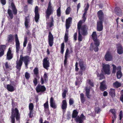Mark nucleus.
Instances as JSON below:
<instances>
[{
    "label": "nucleus",
    "instance_id": "obj_1",
    "mask_svg": "<svg viewBox=\"0 0 123 123\" xmlns=\"http://www.w3.org/2000/svg\"><path fill=\"white\" fill-rule=\"evenodd\" d=\"M30 57L28 55L23 56L22 55H20L19 61L16 62V68L18 70L20 71L23 61L25 67L27 68L28 65L30 62Z\"/></svg>",
    "mask_w": 123,
    "mask_h": 123
},
{
    "label": "nucleus",
    "instance_id": "obj_16",
    "mask_svg": "<svg viewBox=\"0 0 123 123\" xmlns=\"http://www.w3.org/2000/svg\"><path fill=\"white\" fill-rule=\"evenodd\" d=\"M13 54L12 53L11 49L10 48H9L6 53V59L10 60L13 57Z\"/></svg>",
    "mask_w": 123,
    "mask_h": 123
},
{
    "label": "nucleus",
    "instance_id": "obj_45",
    "mask_svg": "<svg viewBox=\"0 0 123 123\" xmlns=\"http://www.w3.org/2000/svg\"><path fill=\"white\" fill-rule=\"evenodd\" d=\"M44 109H47L49 110V105L48 104V101L47 100L46 102L43 105Z\"/></svg>",
    "mask_w": 123,
    "mask_h": 123
},
{
    "label": "nucleus",
    "instance_id": "obj_37",
    "mask_svg": "<svg viewBox=\"0 0 123 123\" xmlns=\"http://www.w3.org/2000/svg\"><path fill=\"white\" fill-rule=\"evenodd\" d=\"M14 40V36L13 35L10 34L8 35L7 39V41L8 43L12 42Z\"/></svg>",
    "mask_w": 123,
    "mask_h": 123
},
{
    "label": "nucleus",
    "instance_id": "obj_30",
    "mask_svg": "<svg viewBox=\"0 0 123 123\" xmlns=\"http://www.w3.org/2000/svg\"><path fill=\"white\" fill-rule=\"evenodd\" d=\"M98 46H96V47L94 48L93 43H91V45L90 48V50L91 51H93L94 49V51L96 52L98 51Z\"/></svg>",
    "mask_w": 123,
    "mask_h": 123
},
{
    "label": "nucleus",
    "instance_id": "obj_33",
    "mask_svg": "<svg viewBox=\"0 0 123 123\" xmlns=\"http://www.w3.org/2000/svg\"><path fill=\"white\" fill-rule=\"evenodd\" d=\"M33 72L34 75L36 76V77L37 78L39 79V74L38 68L37 67H36L33 70Z\"/></svg>",
    "mask_w": 123,
    "mask_h": 123
},
{
    "label": "nucleus",
    "instance_id": "obj_32",
    "mask_svg": "<svg viewBox=\"0 0 123 123\" xmlns=\"http://www.w3.org/2000/svg\"><path fill=\"white\" fill-rule=\"evenodd\" d=\"M27 53L30 55L32 50V45L30 42L29 43L27 47Z\"/></svg>",
    "mask_w": 123,
    "mask_h": 123
},
{
    "label": "nucleus",
    "instance_id": "obj_10",
    "mask_svg": "<svg viewBox=\"0 0 123 123\" xmlns=\"http://www.w3.org/2000/svg\"><path fill=\"white\" fill-rule=\"evenodd\" d=\"M86 119L85 116L83 114H82L80 116H78L74 119V120L77 123H83L84 120Z\"/></svg>",
    "mask_w": 123,
    "mask_h": 123
},
{
    "label": "nucleus",
    "instance_id": "obj_61",
    "mask_svg": "<svg viewBox=\"0 0 123 123\" xmlns=\"http://www.w3.org/2000/svg\"><path fill=\"white\" fill-rule=\"evenodd\" d=\"M33 82L35 86H36L38 83L37 80L36 78H35L33 80Z\"/></svg>",
    "mask_w": 123,
    "mask_h": 123
},
{
    "label": "nucleus",
    "instance_id": "obj_48",
    "mask_svg": "<svg viewBox=\"0 0 123 123\" xmlns=\"http://www.w3.org/2000/svg\"><path fill=\"white\" fill-rule=\"evenodd\" d=\"M78 40L79 42H80L82 41L83 39L82 36L80 32L79 31V32H78Z\"/></svg>",
    "mask_w": 123,
    "mask_h": 123
},
{
    "label": "nucleus",
    "instance_id": "obj_34",
    "mask_svg": "<svg viewBox=\"0 0 123 123\" xmlns=\"http://www.w3.org/2000/svg\"><path fill=\"white\" fill-rule=\"evenodd\" d=\"M6 88L8 91L10 92H12L14 90L13 86L11 84L7 85Z\"/></svg>",
    "mask_w": 123,
    "mask_h": 123
},
{
    "label": "nucleus",
    "instance_id": "obj_15",
    "mask_svg": "<svg viewBox=\"0 0 123 123\" xmlns=\"http://www.w3.org/2000/svg\"><path fill=\"white\" fill-rule=\"evenodd\" d=\"M104 58L106 61H110L112 59L113 56L109 51H108L105 55Z\"/></svg>",
    "mask_w": 123,
    "mask_h": 123
},
{
    "label": "nucleus",
    "instance_id": "obj_6",
    "mask_svg": "<svg viewBox=\"0 0 123 123\" xmlns=\"http://www.w3.org/2000/svg\"><path fill=\"white\" fill-rule=\"evenodd\" d=\"M11 116L15 117L17 120L18 121L19 120L20 118V114L17 108H15L14 109L13 108L12 109L11 114Z\"/></svg>",
    "mask_w": 123,
    "mask_h": 123
},
{
    "label": "nucleus",
    "instance_id": "obj_27",
    "mask_svg": "<svg viewBox=\"0 0 123 123\" xmlns=\"http://www.w3.org/2000/svg\"><path fill=\"white\" fill-rule=\"evenodd\" d=\"M105 80H104L100 83V89L102 91H104L107 88L105 84Z\"/></svg>",
    "mask_w": 123,
    "mask_h": 123
},
{
    "label": "nucleus",
    "instance_id": "obj_22",
    "mask_svg": "<svg viewBox=\"0 0 123 123\" xmlns=\"http://www.w3.org/2000/svg\"><path fill=\"white\" fill-rule=\"evenodd\" d=\"M6 49V46L5 45H0V57H1L4 54V52Z\"/></svg>",
    "mask_w": 123,
    "mask_h": 123
},
{
    "label": "nucleus",
    "instance_id": "obj_3",
    "mask_svg": "<svg viewBox=\"0 0 123 123\" xmlns=\"http://www.w3.org/2000/svg\"><path fill=\"white\" fill-rule=\"evenodd\" d=\"M72 18L71 17H68L66 20L65 26L66 33L64 36V40L66 43L67 42L68 39V29L71 26L72 23Z\"/></svg>",
    "mask_w": 123,
    "mask_h": 123
},
{
    "label": "nucleus",
    "instance_id": "obj_21",
    "mask_svg": "<svg viewBox=\"0 0 123 123\" xmlns=\"http://www.w3.org/2000/svg\"><path fill=\"white\" fill-rule=\"evenodd\" d=\"M50 107L54 109H55L57 107V105H56L54 100V98L53 97H51L50 98Z\"/></svg>",
    "mask_w": 123,
    "mask_h": 123
},
{
    "label": "nucleus",
    "instance_id": "obj_47",
    "mask_svg": "<svg viewBox=\"0 0 123 123\" xmlns=\"http://www.w3.org/2000/svg\"><path fill=\"white\" fill-rule=\"evenodd\" d=\"M61 7H59L57 10V15L58 17H60L61 16Z\"/></svg>",
    "mask_w": 123,
    "mask_h": 123
},
{
    "label": "nucleus",
    "instance_id": "obj_62",
    "mask_svg": "<svg viewBox=\"0 0 123 123\" xmlns=\"http://www.w3.org/2000/svg\"><path fill=\"white\" fill-rule=\"evenodd\" d=\"M33 111L30 110L29 113V117L30 118H32L33 116Z\"/></svg>",
    "mask_w": 123,
    "mask_h": 123
},
{
    "label": "nucleus",
    "instance_id": "obj_17",
    "mask_svg": "<svg viewBox=\"0 0 123 123\" xmlns=\"http://www.w3.org/2000/svg\"><path fill=\"white\" fill-rule=\"evenodd\" d=\"M69 50L68 49H67L64 56V66L66 67L67 64L68 59L70 53H69Z\"/></svg>",
    "mask_w": 123,
    "mask_h": 123
},
{
    "label": "nucleus",
    "instance_id": "obj_42",
    "mask_svg": "<svg viewBox=\"0 0 123 123\" xmlns=\"http://www.w3.org/2000/svg\"><path fill=\"white\" fill-rule=\"evenodd\" d=\"M94 41V44L96 46H98L100 44L99 40L97 38L93 40Z\"/></svg>",
    "mask_w": 123,
    "mask_h": 123
},
{
    "label": "nucleus",
    "instance_id": "obj_49",
    "mask_svg": "<svg viewBox=\"0 0 123 123\" xmlns=\"http://www.w3.org/2000/svg\"><path fill=\"white\" fill-rule=\"evenodd\" d=\"M71 10V8L70 6H68L66 9L65 11V13L66 15L69 14Z\"/></svg>",
    "mask_w": 123,
    "mask_h": 123
},
{
    "label": "nucleus",
    "instance_id": "obj_2",
    "mask_svg": "<svg viewBox=\"0 0 123 123\" xmlns=\"http://www.w3.org/2000/svg\"><path fill=\"white\" fill-rule=\"evenodd\" d=\"M83 22L82 20H80L79 22L77 25V28L78 29V32L79 31L80 33L83 36H86L88 34V28L86 25H82Z\"/></svg>",
    "mask_w": 123,
    "mask_h": 123
},
{
    "label": "nucleus",
    "instance_id": "obj_50",
    "mask_svg": "<svg viewBox=\"0 0 123 123\" xmlns=\"http://www.w3.org/2000/svg\"><path fill=\"white\" fill-rule=\"evenodd\" d=\"M92 39L93 40L97 39L96 33L95 31H93L92 35Z\"/></svg>",
    "mask_w": 123,
    "mask_h": 123
},
{
    "label": "nucleus",
    "instance_id": "obj_19",
    "mask_svg": "<svg viewBox=\"0 0 123 123\" xmlns=\"http://www.w3.org/2000/svg\"><path fill=\"white\" fill-rule=\"evenodd\" d=\"M116 48L117 49V53L120 55L123 53V48L122 45L120 43L116 44Z\"/></svg>",
    "mask_w": 123,
    "mask_h": 123
},
{
    "label": "nucleus",
    "instance_id": "obj_28",
    "mask_svg": "<svg viewBox=\"0 0 123 123\" xmlns=\"http://www.w3.org/2000/svg\"><path fill=\"white\" fill-rule=\"evenodd\" d=\"M29 16L28 15L27 17H26L25 18V25L26 28L28 29L29 28V24L30 22V19L28 18Z\"/></svg>",
    "mask_w": 123,
    "mask_h": 123
},
{
    "label": "nucleus",
    "instance_id": "obj_41",
    "mask_svg": "<svg viewBox=\"0 0 123 123\" xmlns=\"http://www.w3.org/2000/svg\"><path fill=\"white\" fill-rule=\"evenodd\" d=\"M80 100L82 104H84L85 100V98L84 97V94L83 93H81L80 94Z\"/></svg>",
    "mask_w": 123,
    "mask_h": 123
},
{
    "label": "nucleus",
    "instance_id": "obj_20",
    "mask_svg": "<svg viewBox=\"0 0 123 123\" xmlns=\"http://www.w3.org/2000/svg\"><path fill=\"white\" fill-rule=\"evenodd\" d=\"M103 21H98L97 23V30L99 31L102 30L103 28Z\"/></svg>",
    "mask_w": 123,
    "mask_h": 123
},
{
    "label": "nucleus",
    "instance_id": "obj_40",
    "mask_svg": "<svg viewBox=\"0 0 123 123\" xmlns=\"http://www.w3.org/2000/svg\"><path fill=\"white\" fill-rule=\"evenodd\" d=\"M78 112L77 110H74L72 114V118L74 119L76 118L78 116Z\"/></svg>",
    "mask_w": 123,
    "mask_h": 123
},
{
    "label": "nucleus",
    "instance_id": "obj_11",
    "mask_svg": "<svg viewBox=\"0 0 123 123\" xmlns=\"http://www.w3.org/2000/svg\"><path fill=\"white\" fill-rule=\"evenodd\" d=\"M35 15L34 19L35 22L37 23L40 18V14L38 12V7L37 6L35 8L34 11Z\"/></svg>",
    "mask_w": 123,
    "mask_h": 123
},
{
    "label": "nucleus",
    "instance_id": "obj_26",
    "mask_svg": "<svg viewBox=\"0 0 123 123\" xmlns=\"http://www.w3.org/2000/svg\"><path fill=\"white\" fill-rule=\"evenodd\" d=\"M79 64L80 68V69L83 71H85L86 69L85 65L84 64L83 61L80 60L79 62Z\"/></svg>",
    "mask_w": 123,
    "mask_h": 123
},
{
    "label": "nucleus",
    "instance_id": "obj_12",
    "mask_svg": "<svg viewBox=\"0 0 123 123\" xmlns=\"http://www.w3.org/2000/svg\"><path fill=\"white\" fill-rule=\"evenodd\" d=\"M54 38L53 35L51 32H49L48 36V40L49 44L50 46L52 47L54 43Z\"/></svg>",
    "mask_w": 123,
    "mask_h": 123
},
{
    "label": "nucleus",
    "instance_id": "obj_8",
    "mask_svg": "<svg viewBox=\"0 0 123 123\" xmlns=\"http://www.w3.org/2000/svg\"><path fill=\"white\" fill-rule=\"evenodd\" d=\"M48 58L46 57L44 58L43 60V68L48 70V68L49 67L50 63L48 60Z\"/></svg>",
    "mask_w": 123,
    "mask_h": 123
},
{
    "label": "nucleus",
    "instance_id": "obj_54",
    "mask_svg": "<svg viewBox=\"0 0 123 123\" xmlns=\"http://www.w3.org/2000/svg\"><path fill=\"white\" fill-rule=\"evenodd\" d=\"M27 37H25L23 44V47H25L26 46V44H27Z\"/></svg>",
    "mask_w": 123,
    "mask_h": 123
},
{
    "label": "nucleus",
    "instance_id": "obj_23",
    "mask_svg": "<svg viewBox=\"0 0 123 123\" xmlns=\"http://www.w3.org/2000/svg\"><path fill=\"white\" fill-rule=\"evenodd\" d=\"M43 79L42 77H41L40 80V82L42 85H43L44 83V81L46 83L48 80V77L47 75V73L45 72L43 75Z\"/></svg>",
    "mask_w": 123,
    "mask_h": 123
},
{
    "label": "nucleus",
    "instance_id": "obj_52",
    "mask_svg": "<svg viewBox=\"0 0 123 123\" xmlns=\"http://www.w3.org/2000/svg\"><path fill=\"white\" fill-rule=\"evenodd\" d=\"M34 105L32 103H30L29 105V110L33 111L34 108Z\"/></svg>",
    "mask_w": 123,
    "mask_h": 123
},
{
    "label": "nucleus",
    "instance_id": "obj_35",
    "mask_svg": "<svg viewBox=\"0 0 123 123\" xmlns=\"http://www.w3.org/2000/svg\"><path fill=\"white\" fill-rule=\"evenodd\" d=\"M109 93L110 96L112 97H114L115 96V90L114 89L111 88L109 90Z\"/></svg>",
    "mask_w": 123,
    "mask_h": 123
},
{
    "label": "nucleus",
    "instance_id": "obj_55",
    "mask_svg": "<svg viewBox=\"0 0 123 123\" xmlns=\"http://www.w3.org/2000/svg\"><path fill=\"white\" fill-rule=\"evenodd\" d=\"M100 109L98 107H95V112L97 114L99 113L100 112Z\"/></svg>",
    "mask_w": 123,
    "mask_h": 123
},
{
    "label": "nucleus",
    "instance_id": "obj_36",
    "mask_svg": "<svg viewBox=\"0 0 123 123\" xmlns=\"http://www.w3.org/2000/svg\"><path fill=\"white\" fill-rule=\"evenodd\" d=\"M102 72L100 74L98 72H97V73L96 74L97 77L99 78V79L100 80H102L103 79H104L105 78L104 74H103V72L102 70Z\"/></svg>",
    "mask_w": 123,
    "mask_h": 123
},
{
    "label": "nucleus",
    "instance_id": "obj_44",
    "mask_svg": "<svg viewBox=\"0 0 123 123\" xmlns=\"http://www.w3.org/2000/svg\"><path fill=\"white\" fill-rule=\"evenodd\" d=\"M112 73L113 74H115L116 72V70H117V67L114 65L113 64L112 65Z\"/></svg>",
    "mask_w": 123,
    "mask_h": 123
},
{
    "label": "nucleus",
    "instance_id": "obj_25",
    "mask_svg": "<svg viewBox=\"0 0 123 123\" xmlns=\"http://www.w3.org/2000/svg\"><path fill=\"white\" fill-rule=\"evenodd\" d=\"M121 67L120 66L117 67V76L118 79H120L122 76V74L121 72Z\"/></svg>",
    "mask_w": 123,
    "mask_h": 123
},
{
    "label": "nucleus",
    "instance_id": "obj_18",
    "mask_svg": "<svg viewBox=\"0 0 123 123\" xmlns=\"http://www.w3.org/2000/svg\"><path fill=\"white\" fill-rule=\"evenodd\" d=\"M97 14L99 20V21H103L104 18V15L102 11L100 10L98 11Z\"/></svg>",
    "mask_w": 123,
    "mask_h": 123
},
{
    "label": "nucleus",
    "instance_id": "obj_14",
    "mask_svg": "<svg viewBox=\"0 0 123 123\" xmlns=\"http://www.w3.org/2000/svg\"><path fill=\"white\" fill-rule=\"evenodd\" d=\"M15 40L16 43V52L18 53L20 49V43L18 38L17 35V34L15 35Z\"/></svg>",
    "mask_w": 123,
    "mask_h": 123
},
{
    "label": "nucleus",
    "instance_id": "obj_39",
    "mask_svg": "<svg viewBox=\"0 0 123 123\" xmlns=\"http://www.w3.org/2000/svg\"><path fill=\"white\" fill-rule=\"evenodd\" d=\"M113 87L116 88H118L120 87L121 86V84L117 81L113 84Z\"/></svg>",
    "mask_w": 123,
    "mask_h": 123
},
{
    "label": "nucleus",
    "instance_id": "obj_63",
    "mask_svg": "<svg viewBox=\"0 0 123 123\" xmlns=\"http://www.w3.org/2000/svg\"><path fill=\"white\" fill-rule=\"evenodd\" d=\"M11 122L12 123H15V117L14 116H11Z\"/></svg>",
    "mask_w": 123,
    "mask_h": 123
},
{
    "label": "nucleus",
    "instance_id": "obj_7",
    "mask_svg": "<svg viewBox=\"0 0 123 123\" xmlns=\"http://www.w3.org/2000/svg\"><path fill=\"white\" fill-rule=\"evenodd\" d=\"M102 71L105 74L109 75L111 72L110 65L108 64L103 65L102 66Z\"/></svg>",
    "mask_w": 123,
    "mask_h": 123
},
{
    "label": "nucleus",
    "instance_id": "obj_13",
    "mask_svg": "<svg viewBox=\"0 0 123 123\" xmlns=\"http://www.w3.org/2000/svg\"><path fill=\"white\" fill-rule=\"evenodd\" d=\"M89 6V5L88 3H87L86 4V6L84 9V13L83 14L82 18V20H81L83 23H84L85 22L86 20V13L87 12V11L88 10V8Z\"/></svg>",
    "mask_w": 123,
    "mask_h": 123
},
{
    "label": "nucleus",
    "instance_id": "obj_24",
    "mask_svg": "<svg viewBox=\"0 0 123 123\" xmlns=\"http://www.w3.org/2000/svg\"><path fill=\"white\" fill-rule=\"evenodd\" d=\"M114 11L116 14L119 16H121L122 15V10L121 8L118 7H116L114 9Z\"/></svg>",
    "mask_w": 123,
    "mask_h": 123
},
{
    "label": "nucleus",
    "instance_id": "obj_56",
    "mask_svg": "<svg viewBox=\"0 0 123 123\" xmlns=\"http://www.w3.org/2000/svg\"><path fill=\"white\" fill-rule=\"evenodd\" d=\"M110 111L111 113L113 115L115 119L116 117V116L115 114V110L114 109H111L110 110Z\"/></svg>",
    "mask_w": 123,
    "mask_h": 123
},
{
    "label": "nucleus",
    "instance_id": "obj_9",
    "mask_svg": "<svg viewBox=\"0 0 123 123\" xmlns=\"http://www.w3.org/2000/svg\"><path fill=\"white\" fill-rule=\"evenodd\" d=\"M36 90L37 93H42L46 91V88L44 86L38 84L36 87Z\"/></svg>",
    "mask_w": 123,
    "mask_h": 123
},
{
    "label": "nucleus",
    "instance_id": "obj_46",
    "mask_svg": "<svg viewBox=\"0 0 123 123\" xmlns=\"http://www.w3.org/2000/svg\"><path fill=\"white\" fill-rule=\"evenodd\" d=\"M54 20L53 18L52 17L51 18V20L49 23V28H51L54 25Z\"/></svg>",
    "mask_w": 123,
    "mask_h": 123
},
{
    "label": "nucleus",
    "instance_id": "obj_4",
    "mask_svg": "<svg viewBox=\"0 0 123 123\" xmlns=\"http://www.w3.org/2000/svg\"><path fill=\"white\" fill-rule=\"evenodd\" d=\"M11 6L12 7V11L10 9H8L7 11V13L10 19H12L13 17V14L16 15L17 13V9L15 5L13 2V0H12Z\"/></svg>",
    "mask_w": 123,
    "mask_h": 123
},
{
    "label": "nucleus",
    "instance_id": "obj_58",
    "mask_svg": "<svg viewBox=\"0 0 123 123\" xmlns=\"http://www.w3.org/2000/svg\"><path fill=\"white\" fill-rule=\"evenodd\" d=\"M71 113L69 111H68L67 114V117L68 120H69L71 118Z\"/></svg>",
    "mask_w": 123,
    "mask_h": 123
},
{
    "label": "nucleus",
    "instance_id": "obj_29",
    "mask_svg": "<svg viewBox=\"0 0 123 123\" xmlns=\"http://www.w3.org/2000/svg\"><path fill=\"white\" fill-rule=\"evenodd\" d=\"M82 77H78V78L76 77V80L75 82V85L76 86H79L80 85L82 82Z\"/></svg>",
    "mask_w": 123,
    "mask_h": 123
},
{
    "label": "nucleus",
    "instance_id": "obj_51",
    "mask_svg": "<svg viewBox=\"0 0 123 123\" xmlns=\"http://www.w3.org/2000/svg\"><path fill=\"white\" fill-rule=\"evenodd\" d=\"M87 81L88 83L91 86L93 87L94 86L93 82L92 81H91V80L88 79L87 80Z\"/></svg>",
    "mask_w": 123,
    "mask_h": 123
},
{
    "label": "nucleus",
    "instance_id": "obj_59",
    "mask_svg": "<svg viewBox=\"0 0 123 123\" xmlns=\"http://www.w3.org/2000/svg\"><path fill=\"white\" fill-rule=\"evenodd\" d=\"M68 91L65 90L63 92L62 94V96L63 98H65L66 96V93Z\"/></svg>",
    "mask_w": 123,
    "mask_h": 123
},
{
    "label": "nucleus",
    "instance_id": "obj_5",
    "mask_svg": "<svg viewBox=\"0 0 123 123\" xmlns=\"http://www.w3.org/2000/svg\"><path fill=\"white\" fill-rule=\"evenodd\" d=\"M53 8L51 6L50 1L49 3L48 7L45 12V16L47 20L49 19L50 16L53 13Z\"/></svg>",
    "mask_w": 123,
    "mask_h": 123
},
{
    "label": "nucleus",
    "instance_id": "obj_53",
    "mask_svg": "<svg viewBox=\"0 0 123 123\" xmlns=\"http://www.w3.org/2000/svg\"><path fill=\"white\" fill-rule=\"evenodd\" d=\"M25 77L26 79L28 80L30 77V74L27 72H26L25 73Z\"/></svg>",
    "mask_w": 123,
    "mask_h": 123
},
{
    "label": "nucleus",
    "instance_id": "obj_57",
    "mask_svg": "<svg viewBox=\"0 0 123 123\" xmlns=\"http://www.w3.org/2000/svg\"><path fill=\"white\" fill-rule=\"evenodd\" d=\"M83 71L80 69L79 72L76 73V75H79V77H81V76L83 74Z\"/></svg>",
    "mask_w": 123,
    "mask_h": 123
},
{
    "label": "nucleus",
    "instance_id": "obj_31",
    "mask_svg": "<svg viewBox=\"0 0 123 123\" xmlns=\"http://www.w3.org/2000/svg\"><path fill=\"white\" fill-rule=\"evenodd\" d=\"M86 91V94L87 98L90 99L91 96V95L90 94V89L88 87H86L85 88Z\"/></svg>",
    "mask_w": 123,
    "mask_h": 123
},
{
    "label": "nucleus",
    "instance_id": "obj_64",
    "mask_svg": "<svg viewBox=\"0 0 123 123\" xmlns=\"http://www.w3.org/2000/svg\"><path fill=\"white\" fill-rule=\"evenodd\" d=\"M122 112V111H121L119 112V117L120 120H121L123 117Z\"/></svg>",
    "mask_w": 123,
    "mask_h": 123
},
{
    "label": "nucleus",
    "instance_id": "obj_60",
    "mask_svg": "<svg viewBox=\"0 0 123 123\" xmlns=\"http://www.w3.org/2000/svg\"><path fill=\"white\" fill-rule=\"evenodd\" d=\"M69 105H71L74 104V101L73 98H71L69 99Z\"/></svg>",
    "mask_w": 123,
    "mask_h": 123
},
{
    "label": "nucleus",
    "instance_id": "obj_38",
    "mask_svg": "<svg viewBox=\"0 0 123 123\" xmlns=\"http://www.w3.org/2000/svg\"><path fill=\"white\" fill-rule=\"evenodd\" d=\"M61 108L62 109H66L67 107V104L65 100H63L62 102Z\"/></svg>",
    "mask_w": 123,
    "mask_h": 123
},
{
    "label": "nucleus",
    "instance_id": "obj_43",
    "mask_svg": "<svg viewBox=\"0 0 123 123\" xmlns=\"http://www.w3.org/2000/svg\"><path fill=\"white\" fill-rule=\"evenodd\" d=\"M64 47H65L64 43V42H63L62 43V44L61 45V51H60V53H61V54H63Z\"/></svg>",
    "mask_w": 123,
    "mask_h": 123
}]
</instances>
